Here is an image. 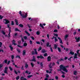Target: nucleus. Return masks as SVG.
I'll return each instance as SVG.
<instances>
[{
  "label": "nucleus",
  "mask_w": 80,
  "mask_h": 80,
  "mask_svg": "<svg viewBox=\"0 0 80 80\" xmlns=\"http://www.w3.org/2000/svg\"><path fill=\"white\" fill-rule=\"evenodd\" d=\"M70 54L73 55H74V52H72V51H71L70 52Z\"/></svg>",
  "instance_id": "obj_25"
},
{
  "label": "nucleus",
  "mask_w": 80,
  "mask_h": 80,
  "mask_svg": "<svg viewBox=\"0 0 80 80\" xmlns=\"http://www.w3.org/2000/svg\"><path fill=\"white\" fill-rule=\"evenodd\" d=\"M54 38V42H57V41H58V39L57 38H56V37H55Z\"/></svg>",
  "instance_id": "obj_15"
},
{
  "label": "nucleus",
  "mask_w": 80,
  "mask_h": 80,
  "mask_svg": "<svg viewBox=\"0 0 80 80\" xmlns=\"http://www.w3.org/2000/svg\"><path fill=\"white\" fill-rule=\"evenodd\" d=\"M40 31H37L36 32V34H37V35H40Z\"/></svg>",
  "instance_id": "obj_26"
},
{
  "label": "nucleus",
  "mask_w": 80,
  "mask_h": 80,
  "mask_svg": "<svg viewBox=\"0 0 80 80\" xmlns=\"http://www.w3.org/2000/svg\"><path fill=\"white\" fill-rule=\"evenodd\" d=\"M19 26L20 27H22V28L23 27V25H22V24H19Z\"/></svg>",
  "instance_id": "obj_33"
},
{
  "label": "nucleus",
  "mask_w": 80,
  "mask_h": 80,
  "mask_svg": "<svg viewBox=\"0 0 80 80\" xmlns=\"http://www.w3.org/2000/svg\"><path fill=\"white\" fill-rule=\"evenodd\" d=\"M9 68L11 71H12V70H13V69L12 68V67H11L10 66L9 67Z\"/></svg>",
  "instance_id": "obj_28"
},
{
  "label": "nucleus",
  "mask_w": 80,
  "mask_h": 80,
  "mask_svg": "<svg viewBox=\"0 0 80 80\" xmlns=\"http://www.w3.org/2000/svg\"><path fill=\"white\" fill-rule=\"evenodd\" d=\"M31 65L32 66V67H33V66H34V64L32 63V62H31Z\"/></svg>",
  "instance_id": "obj_40"
},
{
  "label": "nucleus",
  "mask_w": 80,
  "mask_h": 80,
  "mask_svg": "<svg viewBox=\"0 0 80 80\" xmlns=\"http://www.w3.org/2000/svg\"><path fill=\"white\" fill-rule=\"evenodd\" d=\"M56 80H58V78L57 76H56L55 77Z\"/></svg>",
  "instance_id": "obj_51"
},
{
  "label": "nucleus",
  "mask_w": 80,
  "mask_h": 80,
  "mask_svg": "<svg viewBox=\"0 0 80 80\" xmlns=\"http://www.w3.org/2000/svg\"><path fill=\"white\" fill-rule=\"evenodd\" d=\"M3 17L2 16L0 15V19H2V18H3Z\"/></svg>",
  "instance_id": "obj_58"
},
{
  "label": "nucleus",
  "mask_w": 80,
  "mask_h": 80,
  "mask_svg": "<svg viewBox=\"0 0 80 80\" xmlns=\"http://www.w3.org/2000/svg\"><path fill=\"white\" fill-rule=\"evenodd\" d=\"M47 59H48V62H50V60H51V57L48 56V57Z\"/></svg>",
  "instance_id": "obj_9"
},
{
  "label": "nucleus",
  "mask_w": 80,
  "mask_h": 80,
  "mask_svg": "<svg viewBox=\"0 0 80 80\" xmlns=\"http://www.w3.org/2000/svg\"><path fill=\"white\" fill-rule=\"evenodd\" d=\"M58 32V30H57V29L54 30V32Z\"/></svg>",
  "instance_id": "obj_50"
},
{
  "label": "nucleus",
  "mask_w": 80,
  "mask_h": 80,
  "mask_svg": "<svg viewBox=\"0 0 80 80\" xmlns=\"http://www.w3.org/2000/svg\"><path fill=\"white\" fill-rule=\"evenodd\" d=\"M18 47H20V48H22V46H20L19 45H18Z\"/></svg>",
  "instance_id": "obj_60"
},
{
  "label": "nucleus",
  "mask_w": 80,
  "mask_h": 80,
  "mask_svg": "<svg viewBox=\"0 0 80 80\" xmlns=\"http://www.w3.org/2000/svg\"><path fill=\"white\" fill-rule=\"evenodd\" d=\"M14 72L15 73H16V74H17V72H16V71L14 70Z\"/></svg>",
  "instance_id": "obj_64"
},
{
  "label": "nucleus",
  "mask_w": 80,
  "mask_h": 80,
  "mask_svg": "<svg viewBox=\"0 0 80 80\" xmlns=\"http://www.w3.org/2000/svg\"><path fill=\"white\" fill-rule=\"evenodd\" d=\"M23 38H24L25 40H27V36H24Z\"/></svg>",
  "instance_id": "obj_42"
},
{
  "label": "nucleus",
  "mask_w": 80,
  "mask_h": 80,
  "mask_svg": "<svg viewBox=\"0 0 80 80\" xmlns=\"http://www.w3.org/2000/svg\"><path fill=\"white\" fill-rule=\"evenodd\" d=\"M58 40H60V43L62 44V43H63V42H62V39H61V38L59 37H58Z\"/></svg>",
  "instance_id": "obj_8"
},
{
  "label": "nucleus",
  "mask_w": 80,
  "mask_h": 80,
  "mask_svg": "<svg viewBox=\"0 0 80 80\" xmlns=\"http://www.w3.org/2000/svg\"><path fill=\"white\" fill-rule=\"evenodd\" d=\"M49 68H52V63H50V65H49Z\"/></svg>",
  "instance_id": "obj_27"
},
{
  "label": "nucleus",
  "mask_w": 80,
  "mask_h": 80,
  "mask_svg": "<svg viewBox=\"0 0 80 80\" xmlns=\"http://www.w3.org/2000/svg\"><path fill=\"white\" fill-rule=\"evenodd\" d=\"M76 40V42H78L79 41H80V37H76L75 38Z\"/></svg>",
  "instance_id": "obj_4"
},
{
  "label": "nucleus",
  "mask_w": 80,
  "mask_h": 80,
  "mask_svg": "<svg viewBox=\"0 0 80 80\" xmlns=\"http://www.w3.org/2000/svg\"><path fill=\"white\" fill-rule=\"evenodd\" d=\"M25 73H28V75H30V74H31V72H30L28 71H26Z\"/></svg>",
  "instance_id": "obj_12"
},
{
  "label": "nucleus",
  "mask_w": 80,
  "mask_h": 80,
  "mask_svg": "<svg viewBox=\"0 0 80 80\" xmlns=\"http://www.w3.org/2000/svg\"><path fill=\"white\" fill-rule=\"evenodd\" d=\"M44 57H47L48 56V55L47 54V53H46L44 54Z\"/></svg>",
  "instance_id": "obj_30"
},
{
  "label": "nucleus",
  "mask_w": 80,
  "mask_h": 80,
  "mask_svg": "<svg viewBox=\"0 0 80 80\" xmlns=\"http://www.w3.org/2000/svg\"><path fill=\"white\" fill-rule=\"evenodd\" d=\"M41 52L42 53H45V52H46V51H45V49H42L41 51Z\"/></svg>",
  "instance_id": "obj_17"
},
{
  "label": "nucleus",
  "mask_w": 80,
  "mask_h": 80,
  "mask_svg": "<svg viewBox=\"0 0 80 80\" xmlns=\"http://www.w3.org/2000/svg\"><path fill=\"white\" fill-rule=\"evenodd\" d=\"M15 22H16V25H18V21H17V20L16 19L15 20Z\"/></svg>",
  "instance_id": "obj_23"
},
{
  "label": "nucleus",
  "mask_w": 80,
  "mask_h": 80,
  "mask_svg": "<svg viewBox=\"0 0 80 80\" xmlns=\"http://www.w3.org/2000/svg\"><path fill=\"white\" fill-rule=\"evenodd\" d=\"M2 52L3 53V49H0V52Z\"/></svg>",
  "instance_id": "obj_52"
},
{
  "label": "nucleus",
  "mask_w": 80,
  "mask_h": 80,
  "mask_svg": "<svg viewBox=\"0 0 80 80\" xmlns=\"http://www.w3.org/2000/svg\"><path fill=\"white\" fill-rule=\"evenodd\" d=\"M68 66H65L63 65H61L59 66L60 69H58V71H61L62 70L63 71L65 72H66V73H67V72H68V70L66 68H68Z\"/></svg>",
  "instance_id": "obj_1"
},
{
  "label": "nucleus",
  "mask_w": 80,
  "mask_h": 80,
  "mask_svg": "<svg viewBox=\"0 0 80 80\" xmlns=\"http://www.w3.org/2000/svg\"><path fill=\"white\" fill-rule=\"evenodd\" d=\"M77 56H78V54L77 53H75L74 54V58H77Z\"/></svg>",
  "instance_id": "obj_11"
},
{
  "label": "nucleus",
  "mask_w": 80,
  "mask_h": 80,
  "mask_svg": "<svg viewBox=\"0 0 80 80\" xmlns=\"http://www.w3.org/2000/svg\"><path fill=\"white\" fill-rule=\"evenodd\" d=\"M4 72L5 73H7V74H8V72H7V70H4Z\"/></svg>",
  "instance_id": "obj_35"
},
{
  "label": "nucleus",
  "mask_w": 80,
  "mask_h": 80,
  "mask_svg": "<svg viewBox=\"0 0 80 80\" xmlns=\"http://www.w3.org/2000/svg\"><path fill=\"white\" fill-rule=\"evenodd\" d=\"M3 64H0V69L2 67H3Z\"/></svg>",
  "instance_id": "obj_38"
},
{
  "label": "nucleus",
  "mask_w": 80,
  "mask_h": 80,
  "mask_svg": "<svg viewBox=\"0 0 80 80\" xmlns=\"http://www.w3.org/2000/svg\"><path fill=\"white\" fill-rule=\"evenodd\" d=\"M42 41L43 42V43H45V40L44 39H42Z\"/></svg>",
  "instance_id": "obj_62"
},
{
  "label": "nucleus",
  "mask_w": 80,
  "mask_h": 80,
  "mask_svg": "<svg viewBox=\"0 0 80 80\" xmlns=\"http://www.w3.org/2000/svg\"><path fill=\"white\" fill-rule=\"evenodd\" d=\"M49 77V75L48 74L46 75V77L47 78H48Z\"/></svg>",
  "instance_id": "obj_63"
},
{
  "label": "nucleus",
  "mask_w": 80,
  "mask_h": 80,
  "mask_svg": "<svg viewBox=\"0 0 80 80\" xmlns=\"http://www.w3.org/2000/svg\"><path fill=\"white\" fill-rule=\"evenodd\" d=\"M47 47H48L49 46V42H47L46 44Z\"/></svg>",
  "instance_id": "obj_43"
},
{
  "label": "nucleus",
  "mask_w": 80,
  "mask_h": 80,
  "mask_svg": "<svg viewBox=\"0 0 80 80\" xmlns=\"http://www.w3.org/2000/svg\"><path fill=\"white\" fill-rule=\"evenodd\" d=\"M15 31H19V30H18V29L17 28H16L15 29Z\"/></svg>",
  "instance_id": "obj_53"
},
{
  "label": "nucleus",
  "mask_w": 80,
  "mask_h": 80,
  "mask_svg": "<svg viewBox=\"0 0 80 80\" xmlns=\"http://www.w3.org/2000/svg\"><path fill=\"white\" fill-rule=\"evenodd\" d=\"M15 40H13L12 41V44L13 45H17V44L15 43Z\"/></svg>",
  "instance_id": "obj_14"
},
{
  "label": "nucleus",
  "mask_w": 80,
  "mask_h": 80,
  "mask_svg": "<svg viewBox=\"0 0 80 80\" xmlns=\"http://www.w3.org/2000/svg\"><path fill=\"white\" fill-rule=\"evenodd\" d=\"M2 33L3 34V35H5V32H4L3 31H2Z\"/></svg>",
  "instance_id": "obj_39"
},
{
  "label": "nucleus",
  "mask_w": 80,
  "mask_h": 80,
  "mask_svg": "<svg viewBox=\"0 0 80 80\" xmlns=\"http://www.w3.org/2000/svg\"><path fill=\"white\" fill-rule=\"evenodd\" d=\"M19 14L22 17V18H26V17H27V14H26L25 15L22 14V12L21 11H20Z\"/></svg>",
  "instance_id": "obj_3"
},
{
  "label": "nucleus",
  "mask_w": 80,
  "mask_h": 80,
  "mask_svg": "<svg viewBox=\"0 0 80 80\" xmlns=\"http://www.w3.org/2000/svg\"><path fill=\"white\" fill-rule=\"evenodd\" d=\"M25 33H26V34H27L28 35V36H30V33H28V32L27 31L25 30Z\"/></svg>",
  "instance_id": "obj_13"
},
{
  "label": "nucleus",
  "mask_w": 80,
  "mask_h": 80,
  "mask_svg": "<svg viewBox=\"0 0 80 80\" xmlns=\"http://www.w3.org/2000/svg\"><path fill=\"white\" fill-rule=\"evenodd\" d=\"M40 65L42 67H43V64L42 63V62H41L40 63Z\"/></svg>",
  "instance_id": "obj_54"
},
{
  "label": "nucleus",
  "mask_w": 80,
  "mask_h": 80,
  "mask_svg": "<svg viewBox=\"0 0 80 80\" xmlns=\"http://www.w3.org/2000/svg\"><path fill=\"white\" fill-rule=\"evenodd\" d=\"M8 69V67H5L4 70L7 71Z\"/></svg>",
  "instance_id": "obj_44"
},
{
  "label": "nucleus",
  "mask_w": 80,
  "mask_h": 80,
  "mask_svg": "<svg viewBox=\"0 0 80 80\" xmlns=\"http://www.w3.org/2000/svg\"><path fill=\"white\" fill-rule=\"evenodd\" d=\"M58 52H61V49H60V48L58 47Z\"/></svg>",
  "instance_id": "obj_18"
},
{
  "label": "nucleus",
  "mask_w": 80,
  "mask_h": 80,
  "mask_svg": "<svg viewBox=\"0 0 80 80\" xmlns=\"http://www.w3.org/2000/svg\"><path fill=\"white\" fill-rule=\"evenodd\" d=\"M36 43L37 44H40V42L38 41H37L36 42Z\"/></svg>",
  "instance_id": "obj_41"
},
{
  "label": "nucleus",
  "mask_w": 80,
  "mask_h": 80,
  "mask_svg": "<svg viewBox=\"0 0 80 80\" xmlns=\"http://www.w3.org/2000/svg\"><path fill=\"white\" fill-rule=\"evenodd\" d=\"M77 71H74V75H77Z\"/></svg>",
  "instance_id": "obj_24"
},
{
  "label": "nucleus",
  "mask_w": 80,
  "mask_h": 80,
  "mask_svg": "<svg viewBox=\"0 0 80 80\" xmlns=\"http://www.w3.org/2000/svg\"><path fill=\"white\" fill-rule=\"evenodd\" d=\"M54 48H55V49H56L57 48V45L56 44H55L54 45Z\"/></svg>",
  "instance_id": "obj_20"
},
{
  "label": "nucleus",
  "mask_w": 80,
  "mask_h": 80,
  "mask_svg": "<svg viewBox=\"0 0 80 80\" xmlns=\"http://www.w3.org/2000/svg\"><path fill=\"white\" fill-rule=\"evenodd\" d=\"M28 64H27V63H26L25 65V68H28Z\"/></svg>",
  "instance_id": "obj_22"
},
{
  "label": "nucleus",
  "mask_w": 80,
  "mask_h": 80,
  "mask_svg": "<svg viewBox=\"0 0 80 80\" xmlns=\"http://www.w3.org/2000/svg\"><path fill=\"white\" fill-rule=\"evenodd\" d=\"M42 50V47H40L38 49V51H40V50Z\"/></svg>",
  "instance_id": "obj_32"
},
{
  "label": "nucleus",
  "mask_w": 80,
  "mask_h": 80,
  "mask_svg": "<svg viewBox=\"0 0 80 80\" xmlns=\"http://www.w3.org/2000/svg\"><path fill=\"white\" fill-rule=\"evenodd\" d=\"M11 25H14V22H13V21H12Z\"/></svg>",
  "instance_id": "obj_47"
},
{
  "label": "nucleus",
  "mask_w": 80,
  "mask_h": 80,
  "mask_svg": "<svg viewBox=\"0 0 80 80\" xmlns=\"http://www.w3.org/2000/svg\"><path fill=\"white\" fill-rule=\"evenodd\" d=\"M18 57L19 58H20V56H17L16 58H18Z\"/></svg>",
  "instance_id": "obj_56"
},
{
  "label": "nucleus",
  "mask_w": 80,
  "mask_h": 80,
  "mask_svg": "<svg viewBox=\"0 0 80 80\" xmlns=\"http://www.w3.org/2000/svg\"><path fill=\"white\" fill-rule=\"evenodd\" d=\"M4 62L5 63H7V60H6L4 61Z\"/></svg>",
  "instance_id": "obj_57"
},
{
  "label": "nucleus",
  "mask_w": 80,
  "mask_h": 80,
  "mask_svg": "<svg viewBox=\"0 0 80 80\" xmlns=\"http://www.w3.org/2000/svg\"><path fill=\"white\" fill-rule=\"evenodd\" d=\"M9 47L10 48V49L12 51V50H13V47H12L11 45L9 46Z\"/></svg>",
  "instance_id": "obj_19"
},
{
  "label": "nucleus",
  "mask_w": 80,
  "mask_h": 80,
  "mask_svg": "<svg viewBox=\"0 0 80 80\" xmlns=\"http://www.w3.org/2000/svg\"><path fill=\"white\" fill-rule=\"evenodd\" d=\"M37 58H40L41 59H44V58H45L42 56V55H40V56H38L37 57Z\"/></svg>",
  "instance_id": "obj_5"
},
{
  "label": "nucleus",
  "mask_w": 80,
  "mask_h": 80,
  "mask_svg": "<svg viewBox=\"0 0 80 80\" xmlns=\"http://www.w3.org/2000/svg\"><path fill=\"white\" fill-rule=\"evenodd\" d=\"M27 46V43L25 42L24 43V44H23L24 47H26Z\"/></svg>",
  "instance_id": "obj_21"
},
{
  "label": "nucleus",
  "mask_w": 80,
  "mask_h": 80,
  "mask_svg": "<svg viewBox=\"0 0 80 80\" xmlns=\"http://www.w3.org/2000/svg\"><path fill=\"white\" fill-rule=\"evenodd\" d=\"M33 75H28V78H31V77H32Z\"/></svg>",
  "instance_id": "obj_36"
},
{
  "label": "nucleus",
  "mask_w": 80,
  "mask_h": 80,
  "mask_svg": "<svg viewBox=\"0 0 80 80\" xmlns=\"http://www.w3.org/2000/svg\"><path fill=\"white\" fill-rule=\"evenodd\" d=\"M68 37V35H66L64 37V38H65V39H66L67 38V37Z\"/></svg>",
  "instance_id": "obj_31"
},
{
  "label": "nucleus",
  "mask_w": 80,
  "mask_h": 80,
  "mask_svg": "<svg viewBox=\"0 0 80 80\" xmlns=\"http://www.w3.org/2000/svg\"><path fill=\"white\" fill-rule=\"evenodd\" d=\"M31 62H36V59H35V57L33 56V58L32 60H31Z\"/></svg>",
  "instance_id": "obj_7"
},
{
  "label": "nucleus",
  "mask_w": 80,
  "mask_h": 80,
  "mask_svg": "<svg viewBox=\"0 0 80 80\" xmlns=\"http://www.w3.org/2000/svg\"><path fill=\"white\" fill-rule=\"evenodd\" d=\"M53 34L54 35V36H56V37H58V34H57L54 33Z\"/></svg>",
  "instance_id": "obj_37"
},
{
  "label": "nucleus",
  "mask_w": 80,
  "mask_h": 80,
  "mask_svg": "<svg viewBox=\"0 0 80 80\" xmlns=\"http://www.w3.org/2000/svg\"><path fill=\"white\" fill-rule=\"evenodd\" d=\"M80 52V50H78L76 52V53H77L78 55H79V52Z\"/></svg>",
  "instance_id": "obj_29"
},
{
  "label": "nucleus",
  "mask_w": 80,
  "mask_h": 80,
  "mask_svg": "<svg viewBox=\"0 0 80 80\" xmlns=\"http://www.w3.org/2000/svg\"><path fill=\"white\" fill-rule=\"evenodd\" d=\"M34 50L35 51V54L37 55V54H38V52H37V49H34Z\"/></svg>",
  "instance_id": "obj_16"
},
{
  "label": "nucleus",
  "mask_w": 80,
  "mask_h": 80,
  "mask_svg": "<svg viewBox=\"0 0 80 80\" xmlns=\"http://www.w3.org/2000/svg\"><path fill=\"white\" fill-rule=\"evenodd\" d=\"M2 43L0 42V47H2Z\"/></svg>",
  "instance_id": "obj_59"
},
{
  "label": "nucleus",
  "mask_w": 80,
  "mask_h": 80,
  "mask_svg": "<svg viewBox=\"0 0 80 80\" xmlns=\"http://www.w3.org/2000/svg\"><path fill=\"white\" fill-rule=\"evenodd\" d=\"M21 40L22 42L23 43V42H24V39H23V38H22Z\"/></svg>",
  "instance_id": "obj_46"
},
{
  "label": "nucleus",
  "mask_w": 80,
  "mask_h": 80,
  "mask_svg": "<svg viewBox=\"0 0 80 80\" xmlns=\"http://www.w3.org/2000/svg\"><path fill=\"white\" fill-rule=\"evenodd\" d=\"M29 43L31 45H32V41L31 40L29 41Z\"/></svg>",
  "instance_id": "obj_45"
},
{
  "label": "nucleus",
  "mask_w": 80,
  "mask_h": 80,
  "mask_svg": "<svg viewBox=\"0 0 80 80\" xmlns=\"http://www.w3.org/2000/svg\"><path fill=\"white\" fill-rule=\"evenodd\" d=\"M19 76H18V77H16V80H18L19 79Z\"/></svg>",
  "instance_id": "obj_49"
},
{
  "label": "nucleus",
  "mask_w": 80,
  "mask_h": 80,
  "mask_svg": "<svg viewBox=\"0 0 80 80\" xmlns=\"http://www.w3.org/2000/svg\"><path fill=\"white\" fill-rule=\"evenodd\" d=\"M51 51L52 52H53V49H52V47L50 48Z\"/></svg>",
  "instance_id": "obj_61"
},
{
  "label": "nucleus",
  "mask_w": 80,
  "mask_h": 80,
  "mask_svg": "<svg viewBox=\"0 0 80 80\" xmlns=\"http://www.w3.org/2000/svg\"><path fill=\"white\" fill-rule=\"evenodd\" d=\"M11 58H12V59H14V56L12 55L11 56Z\"/></svg>",
  "instance_id": "obj_48"
},
{
  "label": "nucleus",
  "mask_w": 80,
  "mask_h": 80,
  "mask_svg": "<svg viewBox=\"0 0 80 80\" xmlns=\"http://www.w3.org/2000/svg\"><path fill=\"white\" fill-rule=\"evenodd\" d=\"M26 54V50H23L22 52L23 55H25Z\"/></svg>",
  "instance_id": "obj_10"
},
{
  "label": "nucleus",
  "mask_w": 80,
  "mask_h": 80,
  "mask_svg": "<svg viewBox=\"0 0 80 80\" xmlns=\"http://www.w3.org/2000/svg\"><path fill=\"white\" fill-rule=\"evenodd\" d=\"M31 38L32 39V40H35V38H34V37H33L32 36L31 37Z\"/></svg>",
  "instance_id": "obj_55"
},
{
  "label": "nucleus",
  "mask_w": 80,
  "mask_h": 80,
  "mask_svg": "<svg viewBox=\"0 0 80 80\" xmlns=\"http://www.w3.org/2000/svg\"><path fill=\"white\" fill-rule=\"evenodd\" d=\"M7 26L8 28H9V34H8V35L9 37H10V33L11 32V28L10 27V25L9 24L7 25Z\"/></svg>",
  "instance_id": "obj_2"
},
{
  "label": "nucleus",
  "mask_w": 80,
  "mask_h": 80,
  "mask_svg": "<svg viewBox=\"0 0 80 80\" xmlns=\"http://www.w3.org/2000/svg\"><path fill=\"white\" fill-rule=\"evenodd\" d=\"M17 51H18V53H20V52H21V50H20L17 49Z\"/></svg>",
  "instance_id": "obj_34"
},
{
  "label": "nucleus",
  "mask_w": 80,
  "mask_h": 80,
  "mask_svg": "<svg viewBox=\"0 0 80 80\" xmlns=\"http://www.w3.org/2000/svg\"><path fill=\"white\" fill-rule=\"evenodd\" d=\"M4 22L5 24H7L9 23V21L7 19H4Z\"/></svg>",
  "instance_id": "obj_6"
}]
</instances>
